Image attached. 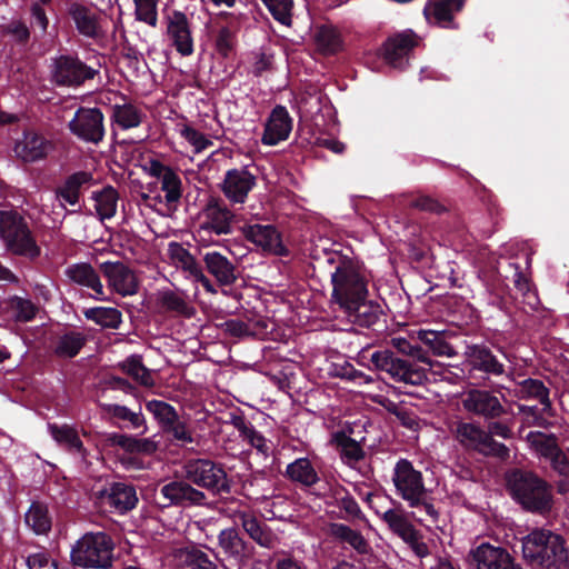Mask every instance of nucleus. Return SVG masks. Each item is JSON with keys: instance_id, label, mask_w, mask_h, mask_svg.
<instances>
[{"instance_id": "c03bdc74", "label": "nucleus", "mask_w": 569, "mask_h": 569, "mask_svg": "<svg viewBox=\"0 0 569 569\" xmlns=\"http://www.w3.org/2000/svg\"><path fill=\"white\" fill-rule=\"evenodd\" d=\"M117 366L138 383L146 387L154 385L150 370L142 363L141 356L132 355Z\"/></svg>"}, {"instance_id": "c9c22d12", "label": "nucleus", "mask_w": 569, "mask_h": 569, "mask_svg": "<svg viewBox=\"0 0 569 569\" xmlns=\"http://www.w3.org/2000/svg\"><path fill=\"white\" fill-rule=\"evenodd\" d=\"M456 438L467 449L479 453L481 447L489 439V433L479 425L472 422H459L456 428Z\"/></svg>"}, {"instance_id": "8fccbe9b", "label": "nucleus", "mask_w": 569, "mask_h": 569, "mask_svg": "<svg viewBox=\"0 0 569 569\" xmlns=\"http://www.w3.org/2000/svg\"><path fill=\"white\" fill-rule=\"evenodd\" d=\"M160 305L166 311L187 318L194 313L193 307L189 306L183 297L171 290L164 291L161 295Z\"/></svg>"}, {"instance_id": "e2e57ef3", "label": "nucleus", "mask_w": 569, "mask_h": 569, "mask_svg": "<svg viewBox=\"0 0 569 569\" xmlns=\"http://www.w3.org/2000/svg\"><path fill=\"white\" fill-rule=\"evenodd\" d=\"M479 453L485 457L498 458L502 461L508 460L510 457L509 448L505 443L496 441L490 433L489 439H486V445L481 447Z\"/></svg>"}, {"instance_id": "774afa93", "label": "nucleus", "mask_w": 569, "mask_h": 569, "mask_svg": "<svg viewBox=\"0 0 569 569\" xmlns=\"http://www.w3.org/2000/svg\"><path fill=\"white\" fill-rule=\"evenodd\" d=\"M548 461L550 462L551 469L559 476L565 478L569 477V458L562 449L556 452Z\"/></svg>"}, {"instance_id": "5fc2aeb1", "label": "nucleus", "mask_w": 569, "mask_h": 569, "mask_svg": "<svg viewBox=\"0 0 569 569\" xmlns=\"http://www.w3.org/2000/svg\"><path fill=\"white\" fill-rule=\"evenodd\" d=\"M72 18L78 30L87 37H96L98 34V23L94 13L83 7H74L71 11Z\"/></svg>"}, {"instance_id": "37998d69", "label": "nucleus", "mask_w": 569, "mask_h": 569, "mask_svg": "<svg viewBox=\"0 0 569 569\" xmlns=\"http://www.w3.org/2000/svg\"><path fill=\"white\" fill-rule=\"evenodd\" d=\"M231 422L243 440H247L261 453L268 455L270 447L267 443V439L250 422L246 421L244 417L233 416Z\"/></svg>"}, {"instance_id": "7ed1b4c3", "label": "nucleus", "mask_w": 569, "mask_h": 569, "mask_svg": "<svg viewBox=\"0 0 569 569\" xmlns=\"http://www.w3.org/2000/svg\"><path fill=\"white\" fill-rule=\"evenodd\" d=\"M522 557L532 569H569L567 539L551 529L536 527L521 538Z\"/></svg>"}, {"instance_id": "2eb2a0df", "label": "nucleus", "mask_w": 569, "mask_h": 569, "mask_svg": "<svg viewBox=\"0 0 569 569\" xmlns=\"http://www.w3.org/2000/svg\"><path fill=\"white\" fill-rule=\"evenodd\" d=\"M110 94L116 100L111 106L112 138L116 143H121L122 141L118 139L117 129L128 130L139 127L144 114L139 107L119 92L109 90V103L112 101Z\"/></svg>"}, {"instance_id": "6ab92c4d", "label": "nucleus", "mask_w": 569, "mask_h": 569, "mask_svg": "<svg viewBox=\"0 0 569 569\" xmlns=\"http://www.w3.org/2000/svg\"><path fill=\"white\" fill-rule=\"evenodd\" d=\"M240 19L241 16L229 11H220L216 17L214 47L224 58L229 57L234 49L237 34L241 28Z\"/></svg>"}, {"instance_id": "6e6552de", "label": "nucleus", "mask_w": 569, "mask_h": 569, "mask_svg": "<svg viewBox=\"0 0 569 569\" xmlns=\"http://www.w3.org/2000/svg\"><path fill=\"white\" fill-rule=\"evenodd\" d=\"M0 238L17 254L34 258L40 253L26 222L16 211L0 210Z\"/></svg>"}, {"instance_id": "79ce46f5", "label": "nucleus", "mask_w": 569, "mask_h": 569, "mask_svg": "<svg viewBox=\"0 0 569 569\" xmlns=\"http://www.w3.org/2000/svg\"><path fill=\"white\" fill-rule=\"evenodd\" d=\"M92 179L91 174L84 171L71 174L62 187L57 191V196L61 201L70 206H76L79 201L81 188L89 183Z\"/></svg>"}, {"instance_id": "680f3d73", "label": "nucleus", "mask_w": 569, "mask_h": 569, "mask_svg": "<svg viewBox=\"0 0 569 569\" xmlns=\"http://www.w3.org/2000/svg\"><path fill=\"white\" fill-rule=\"evenodd\" d=\"M184 562L190 569H218L216 561L207 552L196 547L186 550Z\"/></svg>"}, {"instance_id": "9b49d317", "label": "nucleus", "mask_w": 569, "mask_h": 569, "mask_svg": "<svg viewBox=\"0 0 569 569\" xmlns=\"http://www.w3.org/2000/svg\"><path fill=\"white\" fill-rule=\"evenodd\" d=\"M218 547L222 556L221 561L236 569L248 565L254 556V547L243 539L237 527H229L219 532Z\"/></svg>"}, {"instance_id": "2f4dec72", "label": "nucleus", "mask_w": 569, "mask_h": 569, "mask_svg": "<svg viewBox=\"0 0 569 569\" xmlns=\"http://www.w3.org/2000/svg\"><path fill=\"white\" fill-rule=\"evenodd\" d=\"M330 532L335 539L341 543L348 545L359 555H369L372 550L368 540L358 530L348 525L335 522L330 525Z\"/></svg>"}, {"instance_id": "ddd939ff", "label": "nucleus", "mask_w": 569, "mask_h": 569, "mask_svg": "<svg viewBox=\"0 0 569 569\" xmlns=\"http://www.w3.org/2000/svg\"><path fill=\"white\" fill-rule=\"evenodd\" d=\"M495 274L497 280L503 283L502 291L509 289V282L522 295L523 300L529 306L538 303V296L532 288L530 279L522 272L519 262L510 258L499 259L495 266Z\"/></svg>"}, {"instance_id": "b1692460", "label": "nucleus", "mask_w": 569, "mask_h": 569, "mask_svg": "<svg viewBox=\"0 0 569 569\" xmlns=\"http://www.w3.org/2000/svg\"><path fill=\"white\" fill-rule=\"evenodd\" d=\"M256 186V177L246 169H231L224 174L222 191L234 203H243Z\"/></svg>"}, {"instance_id": "603ef678", "label": "nucleus", "mask_w": 569, "mask_h": 569, "mask_svg": "<svg viewBox=\"0 0 569 569\" xmlns=\"http://www.w3.org/2000/svg\"><path fill=\"white\" fill-rule=\"evenodd\" d=\"M146 407L148 411L153 415L154 419L160 425V428L170 426L179 416L173 406L162 400L148 401Z\"/></svg>"}, {"instance_id": "39448f33", "label": "nucleus", "mask_w": 569, "mask_h": 569, "mask_svg": "<svg viewBox=\"0 0 569 569\" xmlns=\"http://www.w3.org/2000/svg\"><path fill=\"white\" fill-rule=\"evenodd\" d=\"M461 371L470 386L487 387L492 380L508 377L507 353L502 348L486 342L465 346Z\"/></svg>"}, {"instance_id": "0eeeda50", "label": "nucleus", "mask_w": 569, "mask_h": 569, "mask_svg": "<svg viewBox=\"0 0 569 569\" xmlns=\"http://www.w3.org/2000/svg\"><path fill=\"white\" fill-rule=\"evenodd\" d=\"M181 475L213 497L227 498L232 492L233 480L229 477L224 465L212 459H187L181 467Z\"/></svg>"}, {"instance_id": "5701e85b", "label": "nucleus", "mask_w": 569, "mask_h": 569, "mask_svg": "<svg viewBox=\"0 0 569 569\" xmlns=\"http://www.w3.org/2000/svg\"><path fill=\"white\" fill-rule=\"evenodd\" d=\"M292 118L284 106H276L264 126L261 141L266 146H276L287 140L292 130Z\"/></svg>"}, {"instance_id": "1a4fd4ad", "label": "nucleus", "mask_w": 569, "mask_h": 569, "mask_svg": "<svg viewBox=\"0 0 569 569\" xmlns=\"http://www.w3.org/2000/svg\"><path fill=\"white\" fill-rule=\"evenodd\" d=\"M496 391L473 387L467 389L462 395L463 409L477 417L483 418L486 421L499 420L508 415L507 408L502 405L501 399Z\"/></svg>"}, {"instance_id": "423d86ee", "label": "nucleus", "mask_w": 569, "mask_h": 569, "mask_svg": "<svg viewBox=\"0 0 569 569\" xmlns=\"http://www.w3.org/2000/svg\"><path fill=\"white\" fill-rule=\"evenodd\" d=\"M392 482L396 493L408 503V507L422 508L433 522L438 520L439 512L428 495L423 476L421 471L415 469L411 461L401 458L396 462Z\"/></svg>"}, {"instance_id": "49530a36", "label": "nucleus", "mask_w": 569, "mask_h": 569, "mask_svg": "<svg viewBox=\"0 0 569 569\" xmlns=\"http://www.w3.org/2000/svg\"><path fill=\"white\" fill-rule=\"evenodd\" d=\"M168 254L172 262L188 272L190 277L202 268L190 251L179 242L171 241L168 244Z\"/></svg>"}, {"instance_id": "a19ab883", "label": "nucleus", "mask_w": 569, "mask_h": 569, "mask_svg": "<svg viewBox=\"0 0 569 569\" xmlns=\"http://www.w3.org/2000/svg\"><path fill=\"white\" fill-rule=\"evenodd\" d=\"M418 340L428 347L435 356L453 357L458 353L447 340L446 331L419 330Z\"/></svg>"}, {"instance_id": "f257e3e1", "label": "nucleus", "mask_w": 569, "mask_h": 569, "mask_svg": "<svg viewBox=\"0 0 569 569\" xmlns=\"http://www.w3.org/2000/svg\"><path fill=\"white\" fill-rule=\"evenodd\" d=\"M327 262L335 266L331 273V299L349 321L363 328L375 327L382 317L380 306L367 301L368 279L359 262L339 252L328 254Z\"/></svg>"}, {"instance_id": "4468645a", "label": "nucleus", "mask_w": 569, "mask_h": 569, "mask_svg": "<svg viewBox=\"0 0 569 569\" xmlns=\"http://www.w3.org/2000/svg\"><path fill=\"white\" fill-rule=\"evenodd\" d=\"M468 562L472 569H523L506 548L488 542L471 549Z\"/></svg>"}, {"instance_id": "f704fd0d", "label": "nucleus", "mask_w": 569, "mask_h": 569, "mask_svg": "<svg viewBox=\"0 0 569 569\" xmlns=\"http://www.w3.org/2000/svg\"><path fill=\"white\" fill-rule=\"evenodd\" d=\"M332 441L337 446L341 460L349 467L365 459L366 452L360 443L349 437L345 431H337L332 436Z\"/></svg>"}, {"instance_id": "e433bc0d", "label": "nucleus", "mask_w": 569, "mask_h": 569, "mask_svg": "<svg viewBox=\"0 0 569 569\" xmlns=\"http://www.w3.org/2000/svg\"><path fill=\"white\" fill-rule=\"evenodd\" d=\"M136 436L127 432H109V447H117L124 451L118 455L117 460L127 469L139 468L140 461L134 455Z\"/></svg>"}, {"instance_id": "3c124183", "label": "nucleus", "mask_w": 569, "mask_h": 569, "mask_svg": "<svg viewBox=\"0 0 569 569\" xmlns=\"http://www.w3.org/2000/svg\"><path fill=\"white\" fill-rule=\"evenodd\" d=\"M161 190L166 193L164 199L168 206L176 204L182 197V182L174 170H168L161 180Z\"/></svg>"}, {"instance_id": "a211bd4d", "label": "nucleus", "mask_w": 569, "mask_h": 569, "mask_svg": "<svg viewBox=\"0 0 569 569\" xmlns=\"http://www.w3.org/2000/svg\"><path fill=\"white\" fill-rule=\"evenodd\" d=\"M167 36L172 47L183 57H189L194 51L191 23L187 14L180 10H172L164 18Z\"/></svg>"}, {"instance_id": "dca6fc26", "label": "nucleus", "mask_w": 569, "mask_h": 569, "mask_svg": "<svg viewBox=\"0 0 569 569\" xmlns=\"http://www.w3.org/2000/svg\"><path fill=\"white\" fill-rule=\"evenodd\" d=\"M193 486L192 482L182 477L180 480H173L162 486L160 493L168 500V505L182 508L207 506V493Z\"/></svg>"}, {"instance_id": "cd10ccee", "label": "nucleus", "mask_w": 569, "mask_h": 569, "mask_svg": "<svg viewBox=\"0 0 569 569\" xmlns=\"http://www.w3.org/2000/svg\"><path fill=\"white\" fill-rule=\"evenodd\" d=\"M283 477L302 489H312L321 480L319 472L308 457H300L288 463Z\"/></svg>"}, {"instance_id": "864d4df0", "label": "nucleus", "mask_w": 569, "mask_h": 569, "mask_svg": "<svg viewBox=\"0 0 569 569\" xmlns=\"http://www.w3.org/2000/svg\"><path fill=\"white\" fill-rule=\"evenodd\" d=\"M521 392L529 398H535L543 406V411L551 409L549 389L541 380L528 378L521 382Z\"/></svg>"}, {"instance_id": "052dcab7", "label": "nucleus", "mask_w": 569, "mask_h": 569, "mask_svg": "<svg viewBox=\"0 0 569 569\" xmlns=\"http://www.w3.org/2000/svg\"><path fill=\"white\" fill-rule=\"evenodd\" d=\"M217 328L226 336L231 338H247L253 337L256 332L250 328V326L240 319H228L223 322L217 323Z\"/></svg>"}, {"instance_id": "473e14b6", "label": "nucleus", "mask_w": 569, "mask_h": 569, "mask_svg": "<svg viewBox=\"0 0 569 569\" xmlns=\"http://www.w3.org/2000/svg\"><path fill=\"white\" fill-rule=\"evenodd\" d=\"M465 0H435L426 4L423 13L427 20H433L447 27L453 21L455 12L461 11Z\"/></svg>"}, {"instance_id": "f03ea898", "label": "nucleus", "mask_w": 569, "mask_h": 569, "mask_svg": "<svg viewBox=\"0 0 569 569\" xmlns=\"http://www.w3.org/2000/svg\"><path fill=\"white\" fill-rule=\"evenodd\" d=\"M391 346L400 353L390 349L377 350L371 353L370 362L378 371L386 372L391 379L411 386H421L428 380V370L432 362L428 352L418 343L406 338H392Z\"/></svg>"}, {"instance_id": "09e8293b", "label": "nucleus", "mask_w": 569, "mask_h": 569, "mask_svg": "<svg viewBox=\"0 0 569 569\" xmlns=\"http://www.w3.org/2000/svg\"><path fill=\"white\" fill-rule=\"evenodd\" d=\"M48 430L51 437L61 446L76 450H82V442L79 438L77 430L68 425L57 426L48 423Z\"/></svg>"}, {"instance_id": "0e129e2a", "label": "nucleus", "mask_w": 569, "mask_h": 569, "mask_svg": "<svg viewBox=\"0 0 569 569\" xmlns=\"http://www.w3.org/2000/svg\"><path fill=\"white\" fill-rule=\"evenodd\" d=\"M183 138L194 147L197 152L206 150L212 142L199 130L186 126L182 130Z\"/></svg>"}, {"instance_id": "72a5a7b5", "label": "nucleus", "mask_w": 569, "mask_h": 569, "mask_svg": "<svg viewBox=\"0 0 569 569\" xmlns=\"http://www.w3.org/2000/svg\"><path fill=\"white\" fill-rule=\"evenodd\" d=\"M138 503L136 489L132 485L114 482L109 488V508L119 513L132 510Z\"/></svg>"}, {"instance_id": "412c9836", "label": "nucleus", "mask_w": 569, "mask_h": 569, "mask_svg": "<svg viewBox=\"0 0 569 569\" xmlns=\"http://www.w3.org/2000/svg\"><path fill=\"white\" fill-rule=\"evenodd\" d=\"M243 236L248 241L261 247L266 251L280 257L289 254V250L283 244L281 234L274 226L248 224L243 227Z\"/></svg>"}, {"instance_id": "aec40b11", "label": "nucleus", "mask_w": 569, "mask_h": 569, "mask_svg": "<svg viewBox=\"0 0 569 569\" xmlns=\"http://www.w3.org/2000/svg\"><path fill=\"white\" fill-rule=\"evenodd\" d=\"M69 128L79 138L98 142L103 138V113L96 108L79 109L69 122Z\"/></svg>"}, {"instance_id": "393cba45", "label": "nucleus", "mask_w": 569, "mask_h": 569, "mask_svg": "<svg viewBox=\"0 0 569 569\" xmlns=\"http://www.w3.org/2000/svg\"><path fill=\"white\" fill-rule=\"evenodd\" d=\"M96 70L70 57H60L56 61L54 81L63 86H78L86 79L93 78Z\"/></svg>"}, {"instance_id": "58836bf2", "label": "nucleus", "mask_w": 569, "mask_h": 569, "mask_svg": "<svg viewBox=\"0 0 569 569\" xmlns=\"http://www.w3.org/2000/svg\"><path fill=\"white\" fill-rule=\"evenodd\" d=\"M382 520L389 529L408 543L416 542L418 532L407 517L398 509H389L383 512Z\"/></svg>"}, {"instance_id": "20e7f679", "label": "nucleus", "mask_w": 569, "mask_h": 569, "mask_svg": "<svg viewBox=\"0 0 569 569\" xmlns=\"http://www.w3.org/2000/svg\"><path fill=\"white\" fill-rule=\"evenodd\" d=\"M507 490L526 512L546 517L553 508L551 483L532 470L515 468L506 473Z\"/></svg>"}, {"instance_id": "a18cd8bd", "label": "nucleus", "mask_w": 569, "mask_h": 569, "mask_svg": "<svg viewBox=\"0 0 569 569\" xmlns=\"http://www.w3.org/2000/svg\"><path fill=\"white\" fill-rule=\"evenodd\" d=\"M527 441L537 455L545 460H549L561 448L558 445L557 437L553 433L546 435L541 431H530L527 435Z\"/></svg>"}, {"instance_id": "338daca9", "label": "nucleus", "mask_w": 569, "mask_h": 569, "mask_svg": "<svg viewBox=\"0 0 569 569\" xmlns=\"http://www.w3.org/2000/svg\"><path fill=\"white\" fill-rule=\"evenodd\" d=\"M410 207L433 213H440L445 211V207L429 196H420L413 199L410 203Z\"/></svg>"}, {"instance_id": "a878e982", "label": "nucleus", "mask_w": 569, "mask_h": 569, "mask_svg": "<svg viewBox=\"0 0 569 569\" xmlns=\"http://www.w3.org/2000/svg\"><path fill=\"white\" fill-rule=\"evenodd\" d=\"M109 425L123 431H136L142 436L147 432L148 427L146 419L141 412V407L138 410L128 408L127 406L118 403H109Z\"/></svg>"}, {"instance_id": "c85d7f7f", "label": "nucleus", "mask_w": 569, "mask_h": 569, "mask_svg": "<svg viewBox=\"0 0 569 569\" xmlns=\"http://www.w3.org/2000/svg\"><path fill=\"white\" fill-rule=\"evenodd\" d=\"M140 281L136 272L121 262L109 261V288L122 297L133 296Z\"/></svg>"}, {"instance_id": "69168bd1", "label": "nucleus", "mask_w": 569, "mask_h": 569, "mask_svg": "<svg viewBox=\"0 0 569 569\" xmlns=\"http://www.w3.org/2000/svg\"><path fill=\"white\" fill-rule=\"evenodd\" d=\"M11 306L13 307L16 311V318L19 321H30L37 311L34 305L31 301L22 298H14L11 301Z\"/></svg>"}, {"instance_id": "de8ad7c7", "label": "nucleus", "mask_w": 569, "mask_h": 569, "mask_svg": "<svg viewBox=\"0 0 569 569\" xmlns=\"http://www.w3.org/2000/svg\"><path fill=\"white\" fill-rule=\"evenodd\" d=\"M316 43L323 54H335L341 49V38L337 29L330 26H321L315 34Z\"/></svg>"}, {"instance_id": "4c0bfd02", "label": "nucleus", "mask_w": 569, "mask_h": 569, "mask_svg": "<svg viewBox=\"0 0 569 569\" xmlns=\"http://www.w3.org/2000/svg\"><path fill=\"white\" fill-rule=\"evenodd\" d=\"M66 276L73 282L91 288L94 291V298L100 299L103 295V286L97 273L87 263H77L66 269Z\"/></svg>"}, {"instance_id": "bf43d9fd", "label": "nucleus", "mask_w": 569, "mask_h": 569, "mask_svg": "<svg viewBox=\"0 0 569 569\" xmlns=\"http://www.w3.org/2000/svg\"><path fill=\"white\" fill-rule=\"evenodd\" d=\"M84 343V337L79 332L63 335L58 342L56 352L61 357H74Z\"/></svg>"}, {"instance_id": "4be33fe9", "label": "nucleus", "mask_w": 569, "mask_h": 569, "mask_svg": "<svg viewBox=\"0 0 569 569\" xmlns=\"http://www.w3.org/2000/svg\"><path fill=\"white\" fill-rule=\"evenodd\" d=\"M201 256L206 270L220 286H232L237 281V267L228 257L209 248Z\"/></svg>"}, {"instance_id": "9d476101", "label": "nucleus", "mask_w": 569, "mask_h": 569, "mask_svg": "<svg viewBox=\"0 0 569 569\" xmlns=\"http://www.w3.org/2000/svg\"><path fill=\"white\" fill-rule=\"evenodd\" d=\"M71 561L82 568H107V535L88 532L71 548Z\"/></svg>"}, {"instance_id": "6e6d98bb", "label": "nucleus", "mask_w": 569, "mask_h": 569, "mask_svg": "<svg viewBox=\"0 0 569 569\" xmlns=\"http://www.w3.org/2000/svg\"><path fill=\"white\" fill-rule=\"evenodd\" d=\"M272 18L279 23L290 27L292 23L293 0H261Z\"/></svg>"}, {"instance_id": "4d7b16f0", "label": "nucleus", "mask_w": 569, "mask_h": 569, "mask_svg": "<svg viewBox=\"0 0 569 569\" xmlns=\"http://www.w3.org/2000/svg\"><path fill=\"white\" fill-rule=\"evenodd\" d=\"M161 431L163 435L170 436L171 441L180 446H186L194 442V438L192 435V430L188 426V423L180 419V416L177 417L173 423L167 427H161Z\"/></svg>"}, {"instance_id": "ea45409f", "label": "nucleus", "mask_w": 569, "mask_h": 569, "mask_svg": "<svg viewBox=\"0 0 569 569\" xmlns=\"http://www.w3.org/2000/svg\"><path fill=\"white\" fill-rule=\"evenodd\" d=\"M26 525L36 535H46L52 526V518L46 503L33 501L24 515Z\"/></svg>"}, {"instance_id": "bb28decb", "label": "nucleus", "mask_w": 569, "mask_h": 569, "mask_svg": "<svg viewBox=\"0 0 569 569\" xmlns=\"http://www.w3.org/2000/svg\"><path fill=\"white\" fill-rule=\"evenodd\" d=\"M14 153L26 162L39 161L52 150V143L34 131H26L14 144Z\"/></svg>"}, {"instance_id": "f8f14e48", "label": "nucleus", "mask_w": 569, "mask_h": 569, "mask_svg": "<svg viewBox=\"0 0 569 569\" xmlns=\"http://www.w3.org/2000/svg\"><path fill=\"white\" fill-rule=\"evenodd\" d=\"M200 231L217 236L231 234L237 216L220 198L210 197L201 210Z\"/></svg>"}, {"instance_id": "c756f323", "label": "nucleus", "mask_w": 569, "mask_h": 569, "mask_svg": "<svg viewBox=\"0 0 569 569\" xmlns=\"http://www.w3.org/2000/svg\"><path fill=\"white\" fill-rule=\"evenodd\" d=\"M244 532L260 547L271 549L277 542V536L272 529L257 516L250 512H241L238 516Z\"/></svg>"}, {"instance_id": "13d9d810", "label": "nucleus", "mask_w": 569, "mask_h": 569, "mask_svg": "<svg viewBox=\"0 0 569 569\" xmlns=\"http://www.w3.org/2000/svg\"><path fill=\"white\" fill-rule=\"evenodd\" d=\"M136 7V19L148 26H158V4L160 0H133Z\"/></svg>"}, {"instance_id": "f3484780", "label": "nucleus", "mask_w": 569, "mask_h": 569, "mask_svg": "<svg viewBox=\"0 0 569 569\" xmlns=\"http://www.w3.org/2000/svg\"><path fill=\"white\" fill-rule=\"evenodd\" d=\"M419 43V37L412 30H405L389 37L382 47L385 61L396 69H405L408 56Z\"/></svg>"}, {"instance_id": "7c9ffc66", "label": "nucleus", "mask_w": 569, "mask_h": 569, "mask_svg": "<svg viewBox=\"0 0 569 569\" xmlns=\"http://www.w3.org/2000/svg\"><path fill=\"white\" fill-rule=\"evenodd\" d=\"M326 485L327 490L322 493H318L319 497L331 498L335 503L347 513L348 517L359 520L363 519V513L358 502L345 486L339 483L333 478L330 480L327 479Z\"/></svg>"}]
</instances>
